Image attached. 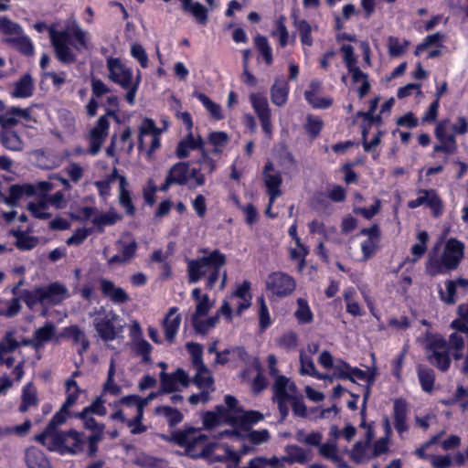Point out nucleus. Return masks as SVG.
Segmentation results:
<instances>
[{"label": "nucleus", "instance_id": "nucleus-1", "mask_svg": "<svg viewBox=\"0 0 468 468\" xmlns=\"http://www.w3.org/2000/svg\"><path fill=\"white\" fill-rule=\"evenodd\" d=\"M227 258L218 250H214L207 256L187 261V278L190 283H196L202 278L206 279L207 289L212 290L219 278V289L227 284V271L224 270Z\"/></svg>", "mask_w": 468, "mask_h": 468}, {"label": "nucleus", "instance_id": "nucleus-2", "mask_svg": "<svg viewBox=\"0 0 468 468\" xmlns=\"http://www.w3.org/2000/svg\"><path fill=\"white\" fill-rule=\"evenodd\" d=\"M225 406H218V410L223 416L226 424L239 427L243 430H250V427L262 420L264 416L256 410H244L239 405L238 399L227 395L224 399Z\"/></svg>", "mask_w": 468, "mask_h": 468}, {"label": "nucleus", "instance_id": "nucleus-3", "mask_svg": "<svg viewBox=\"0 0 468 468\" xmlns=\"http://www.w3.org/2000/svg\"><path fill=\"white\" fill-rule=\"evenodd\" d=\"M49 451H58L61 453L76 454L82 452L85 440L80 432L69 430V431H61L54 434L46 441V443H41Z\"/></svg>", "mask_w": 468, "mask_h": 468}, {"label": "nucleus", "instance_id": "nucleus-4", "mask_svg": "<svg viewBox=\"0 0 468 468\" xmlns=\"http://www.w3.org/2000/svg\"><path fill=\"white\" fill-rule=\"evenodd\" d=\"M427 359L441 371H446L451 365V358L447 346V340L442 337H434L427 346Z\"/></svg>", "mask_w": 468, "mask_h": 468}, {"label": "nucleus", "instance_id": "nucleus-5", "mask_svg": "<svg viewBox=\"0 0 468 468\" xmlns=\"http://www.w3.org/2000/svg\"><path fill=\"white\" fill-rule=\"evenodd\" d=\"M48 31L58 59L62 63L74 62L76 57L69 47V32L68 30L57 31L53 27H49Z\"/></svg>", "mask_w": 468, "mask_h": 468}, {"label": "nucleus", "instance_id": "nucleus-6", "mask_svg": "<svg viewBox=\"0 0 468 468\" xmlns=\"http://www.w3.org/2000/svg\"><path fill=\"white\" fill-rule=\"evenodd\" d=\"M266 287L272 294L283 297L295 290L296 282L292 276L282 271H275L268 275Z\"/></svg>", "mask_w": 468, "mask_h": 468}, {"label": "nucleus", "instance_id": "nucleus-7", "mask_svg": "<svg viewBox=\"0 0 468 468\" xmlns=\"http://www.w3.org/2000/svg\"><path fill=\"white\" fill-rule=\"evenodd\" d=\"M262 178L270 197V206H272L275 199L282 195L280 187L282 184V176L280 172L275 171L274 165L269 161L263 168Z\"/></svg>", "mask_w": 468, "mask_h": 468}, {"label": "nucleus", "instance_id": "nucleus-8", "mask_svg": "<svg viewBox=\"0 0 468 468\" xmlns=\"http://www.w3.org/2000/svg\"><path fill=\"white\" fill-rule=\"evenodd\" d=\"M108 116H115V112L112 110H109L105 115L99 118L96 126L90 131L89 152L92 155H95L100 152L101 147L108 135L110 126Z\"/></svg>", "mask_w": 468, "mask_h": 468}, {"label": "nucleus", "instance_id": "nucleus-9", "mask_svg": "<svg viewBox=\"0 0 468 468\" xmlns=\"http://www.w3.org/2000/svg\"><path fill=\"white\" fill-rule=\"evenodd\" d=\"M161 389L159 393H172L179 390V385L183 388L188 387L190 379L188 374L182 368L167 374L162 371L160 374Z\"/></svg>", "mask_w": 468, "mask_h": 468}, {"label": "nucleus", "instance_id": "nucleus-10", "mask_svg": "<svg viewBox=\"0 0 468 468\" xmlns=\"http://www.w3.org/2000/svg\"><path fill=\"white\" fill-rule=\"evenodd\" d=\"M464 245L456 239H450L441 253V261L448 270L453 271L459 266L463 257Z\"/></svg>", "mask_w": 468, "mask_h": 468}, {"label": "nucleus", "instance_id": "nucleus-11", "mask_svg": "<svg viewBox=\"0 0 468 468\" xmlns=\"http://www.w3.org/2000/svg\"><path fill=\"white\" fill-rule=\"evenodd\" d=\"M107 67L111 80L118 83L124 89H128L131 86L133 78L132 70L125 68L119 58H109L107 59Z\"/></svg>", "mask_w": 468, "mask_h": 468}, {"label": "nucleus", "instance_id": "nucleus-12", "mask_svg": "<svg viewBox=\"0 0 468 468\" xmlns=\"http://www.w3.org/2000/svg\"><path fill=\"white\" fill-rule=\"evenodd\" d=\"M189 163L178 162L170 167L164 184L160 186L161 191H167L173 185L185 186L188 182Z\"/></svg>", "mask_w": 468, "mask_h": 468}, {"label": "nucleus", "instance_id": "nucleus-13", "mask_svg": "<svg viewBox=\"0 0 468 468\" xmlns=\"http://www.w3.org/2000/svg\"><path fill=\"white\" fill-rule=\"evenodd\" d=\"M42 305H57L69 297V290L59 282L40 287Z\"/></svg>", "mask_w": 468, "mask_h": 468}, {"label": "nucleus", "instance_id": "nucleus-14", "mask_svg": "<svg viewBox=\"0 0 468 468\" xmlns=\"http://www.w3.org/2000/svg\"><path fill=\"white\" fill-rule=\"evenodd\" d=\"M118 319V315L111 312L101 319L96 318L94 325L99 335L105 341L113 340L118 331L115 328L114 322Z\"/></svg>", "mask_w": 468, "mask_h": 468}, {"label": "nucleus", "instance_id": "nucleus-15", "mask_svg": "<svg viewBox=\"0 0 468 468\" xmlns=\"http://www.w3.org/2000/svg\"><path fill=\"white\" fill-rule=\"evenodd\" d=\"M420 193L422 194V196H420L416 199L410 201L408 203V207L410 208H415L423 204H426L432 209L436 216L441 214L442 209V203L434 190H420Z\"/></svg>", "mask_w": 468, "mask_h": 468}, {"label": "nucleus", "instance_id": "nucleus-16", "mask_svg": "<svg viewBox=\"0 0 468 468\" xmlns=\"http://www.w3.org/2000/svg\"><path fill=\"white\" fill-rule=\"evenodd\" d=\"M177 307H171L163 320V329L165 339L173 343L181 324V315L177 314Z\"/></svg>", "mask_w": 468, "mask_h": 468}, {"label": "nucleus", "instance_id": "nucleus-17", "mask_svg": "<svg viewBox=\"0 0 468 468\" xmlns=\"http://www.w3.org/2000/svg\"><path fill=\"white\" fill-rule=\"evenodd\" d=\"M34 194H36V186L33 185H12L9 187L8 196H4L1 201L10 207H15L24 195L33 196Z\"/></svg>", "mask_w": 468, "mask_h": 468}, {"label": "nucleus", "instance_id": "nucleus-18", "mask_svg": "<svg viewBox=\"0 0 468 468\" xmlns=\"http://www.w3.org/2000/svg\"><path fill=\"white\" fill-rule=\"evenodd\" d=\"M120 244V254H116L109 259L108 264H120L123 265L130 262L135 256L138 249V243L135 240L130 242H123L119 240Z\"/></svg>", "mask_w": 468, "mask_h": 468}, {"label": "nucleus", "instance_id": "nucleus-19", "mask_svg": "<svg viewBox=\"0 0 468 468\" xmlns=\"http://www.w3.org/2000/svg\"><path fill=\"white\" fill-rule=\"evenodd\" d=\"M68 410L61 407L49 421L44 431L35 436V440L39 443H46V441L54 434L59 433L58 427L63 424L67 420Z\"/></svg>", "mask_w": 468, "mask_h": 468}, {"label": "nucleus", "instance_id": "nucleus-20", "mask_svg": "<svg viewBox=\"0 0 468 468\" xmlns=\"http://www.w3.org/2000/svg\"><path fill=\"white\" fill-rule=\"evenodd\" d=\"M273 398L294 399L296 386L290 378L284 376H278L272 385Z\"/></svg>", "mask_w": 468, "mask_h": 468}, {"label": "nucleus", "instance_id": "nucleus-21", "mask_svg": "<svg viewBox=\"0 0 468 468\" xmlns=\"http://www.w3.org/2000/svg\"><path fill=\"white\" fill-rule=\"evenodd\" d=\"M394 424L399 433H402L408 430L406 424L408 414V404L402 399H395L393 400Z\"/></svg>", "mask_w": 468, "mask_h": 468}, {"label": "nucleus", "instance_id": "nucleus-22", "mask_svg": "<svg viewBox=\"0 0 468 468\" xmlns=\"http://www.w3.org/2000/svg\"><path fill=\"white\" fill-rule=\"evenodd\" d=\"M25 462L27 468H51L44 452L34 446L26 450Z\"/></svg>", "mask_w": 468, "mask_h": 468}, {"label": "nucleus", "instance_id": "nucleus-23", "mask_svg": "<svg viewBox=\"0 0 468 468\" xmlns=\"http://www.w3.org/2000/svg\"><path fill=\"white\" fill-rule=\"evenodd\" d=\"M0 143L8 151L21 152L24 149V141L14 130H1Z\"/></svg>", "mask_w": 468, "mask_h": 468}, {"label": "nucleus", "instance_id": "nucleus-24", "mask_svg": "<svg viewBox=\"0 0 468 468\" xmlns=\"http://www.w3.org/2000/svg\"><path fill=\"white\" fill-rule=\"evenodd\" d=\"M101 289L102 293L114 303H123L129 301V295L121 287H116L114 283L109 280L102 279L101 281Z\"/></svg>", "mask_w": 468, "mask_h": 468}, {"label": "nucleus", "instance_id": "nucleus-25", "mask_svg": "<svg viewBox=\"0 0 468 468\" xmlns=\"http://www.w3.org/2000/svg\"><path fill=\"white\" fill-rule=\"evenodd\" d=\"M182 9L184 12L190 14L198 24H207L208 20L207 9L201 3L187 0L185 5H182Z\"/></svg>", "mask_w": 468, "mask_h": 468}, {"label": "nucleus", "instance_id": "nucleus-26", "mask_svg": "<svg viewBox=\"0 0 468 468\" xmlns=\"http://www.w3.org/2000/svg\"><path fill=\"white\" fill-rule=\"evenodd\" d=\"M289 85L282 79H275V81L271 89V101L281 107L283 106L288 98Z\"/></svg>", "mask_w": 468, "mask_h": 468}, {"label": "nucleus", "instance_id": "nucleus-27", "mask_svg": "<svg viewBox=\"0 0 468 468\" xmlns=\"http://www.w3.org/2000/svg\"><path fill=\"white\" fill-rule=\"evenodd\" d=\"M65 337L73 340L74 344H80L81 348L79 350L80 354L86 352L89 349L90 342L85 335V333L78 325H70L63 330Z\"/></svg>", "mask_w": 468, "mask_h": 468}, {"label": "nucleus", "instance_id": "nucleus-28", "mask_svg": "<svg viewBox=\"0 0 468 468\" xmlns=\"http://www.w3.org/2000/svg\"><path fill=\"white\" fill-rule=\"evenodd\" d=\"M34 81L29 74L22 76L16 83L12 96L15 98H27L32 95Z\"/></svg>", "mask_w": 468, "mask_h": 468}, {"label": "nucleus", "instance_id": "nucleus-29", "mask_svg": "<svg viewBox=\"0 0 468 468\" xmlns=\"http://www.w3.org/2000/svg\"><path fill=\"white\" fill-rule=\"evenodd\" d=\"M343 367L347 370L346 372H341L340 378L348 379L351 381H355V379H358L367 383V385L370 386L374 382V375L369 371H364L357 367L351 368L347 364L343 363Z\"/></svg>", "mask_w": 468, "mask_h": 468}, {"label": "nucleus", "instance_id": "nucleus-30", "mask_svg": "<svg viewBox=\"0 0 468 468\" xmlns=\"http://www.w3.org/2000/svg\"><path fill=\"white\" fill-rule=\"evenodd\" d=\"M57 329L53 323L48 322L34 332V337L38 350L44 347L56 335Z\"/></svg>", "mask_w": 468, "mask_h": 468}, {"label": "nucleus", "instance_id": "nucleus-31", "mask_svg": "<svg viewBox=\"0 0 468 468\" xmlns=\"http://www.w3.org/2000/svg\"><path fill=\"white\" fill-rule=\"evenodd\" d=\"M2 40L4 43L16 48L20 52L27 56H31L34 53V47L32 42L27 37L24 36L23 33L18 37H4Z\"/></svg>", "mask_w": 468, "mask_h": 468}, {"label": "nucleus", "instance_id": "nucleus-32", "mask_svg": "<svg viewBox=\"0 0 468 468\" xmlns=\"http://www.w3.org/2000/svg\"><path fill=\"white\" fill-rule=\"evenodd\" d=\"M284 452L285 455L282 460L289 464L303 463L308 460L305 451L297 445H288Z\"/></svg>", "mask_w": 468, "mask_h": 468}, {"label": "nucleus", "instance_id": "nucleus-33", "mask_svg": "<svg viewBox=\"0 0 468 468\" xmlns=\"http://www.w3.org/2000/svg\"><path fill=\"white\" fill-rule=\"evenodd\" d=\"M196 375L193 378V383L202 390H209V392H213L214 388V378L212 377L211 372L207 369V367H205V370L202 369H196Z\"/></svg>", "mask_w": 468, "mask_h": 468}, {"label": "nucleus", "instance_id": "nucleus-34", "mask_svg": "<svg viewBox=\"0 0 468 468\" xmlns=\"http://www.w3.org/2000/svg\"><path fill=\"white\" fill-rule=\"evenodd\" d=\"M21 399L22 401L19 406V410L21 412H26L30 407L37 404V389L32 384H27L24 388Z\"/></svg>", "mask_w": 468, "mask_h": 468}, {"label": "nucleus", "instance_id": "nucleus-35", "mask_svg": "<svg viewBox=\"0 0 468 468\" xmlns=\"http://www.w3.org/2000/svg\"><path fill=\"white\" fill-rule=\"evenodd\" d=\"M418 377L423 391L431 393L433 390L435 374L431 368L418 367Z\"/></svg>", "mask_w": 468, "mask_h": 468}, {"label": "nucleus", "instance_id": "nucleus-36", "mask_svg": "<svg viewBox=\"0 0 468 468\" xmlns=\"http://www.w3.org/2000/svg\"><path fill=\"white\" fill-rule=\"evenodd\" d=\"M250 101L259 119L271 117V110L267 99L261 94H251Z\"/></svg>", "mask_w": 468, "mask_h": 468}, {"label": "nucleus", "instance_id": "nucleus-37", "mask_svg": "<svg viewBox=\"0 0 468 468\" xmlns=\"http://www.w3.org/2000/svg\"><path fill=\"white\" fill-rule=\"evenodd\" d=\"M23 33V28L6 16L0 17V34L4 37H18Z\"/></svg>", "mask_w": 468, "mask_h": 468}, {"label": "nucleus", "instance_id": "nucleus-38", "mask_svg": "<svg viewBox=\"0 0 468 468\" xmlns=\"http://www.w3.org/2000/svg\"><path fill=\"white\" fill-rule=\"evenodd\" d=\"M194 96L199 100V101L204 105L212 118L215 120L223 119V115L221 113V106L219 104L211 101L206 94L202 92H195Z\"/></svg>", "mask_w": 468, "mask_h": 468}, {"label": "nucleus", "instance_id": "nucleus-39", "mask_svg": "<svg viewBox=\"0 0 468 468\" xmlns=\"http://www.w3.org/2000/svg\"><path fill=\"white\" fill-rule=\"evenodd\" d=\"M134 463L142 468H165V461L149 454H139L134 460Z\"/></svg>", "mask_w": 468, "mask_h": 468}, {"label": "nucleus", "instance_id": "nucleus-40", "mask_svg": "<svg viewBox=\"0 0 468 468\" xmlns=\"http://www.w3.org/2000/svg\"><path fill=\"white\" fill-rule=\"evenodd\" d=\"M254 45L257 50L261 53L268 66L272 64L273 58L271 48L266 37L257 35L254 37Z\"/></svg>", "mask_w": 468, "mask_h": 468}, {"label": "nucleus", "instance_id": "nucleus-41", "mask_svg": "<svg viewBox=\"0 0 468 468\" xmlns=\"http://www.w3.org/2000/svg\"><path fill=\"white\" fill-rule=\"evenodd\" d=\"M155 412L164 415L170 426H176L183 420V414L178 410L169 406H159L155 409Z\"/></svg>", "mask_w": 468, "mask_h": 468}, {"label": "nucleus", "instance_id": "nucleus-42", "mask_svg": "<svg viewBox=\"0 0 468 468\" xmlns=\"http://www.w3.org/2000/svg\"><path fill=\"white\" fill-rule=\"evenodd\" d=\"M186 348L191 355V363L196 369L205 370L207 367L203 362V349L201 345L197 343H187Z\"/></svg>", "mask_w": 468, "mask_h": 468}, {"label": "nucleus", "instance_id": "nucleus-43", "mask_svg": "<svg viewBox=\"0 0 468 468\" xmlns=\"http://www.w3.org/2000/svg\"><path fill=\"white\" fill-rule=\"evenodd\" d=\"M418 242L411 248V254L413 258L410 260L411 262H416L426 251L429 235L426 231H420L417 236Z\"/></svg>", "mask_w": 468, "mask_h": 468}, {"label": "nucleus", "instance_id": "nucleus-44", "mask_svg": "<svg viewBox=\"0 0 468 468\" xmlns=\"http://www.w3.org/2000/svg\"><path fill=\"white\" fill-rule=\"evenodd\" d=\"M298 307L296 311L294 312V315L299 323L301 324H310L314 320L313 314L308 306L307 302L303 299L299 298L297 300Z\"/></svg>", "mask_w": 468, "mask_h": 468}, {"label": "nucleus", "instance_id": "nucleus-45", "mask_svg": "<svg viewBox=\"0 0 468 468\" xmlns=\"http://www.w3.org/2000/svg\"><path fill=\"white\" fill-rule=\"evenodd\" d=\"M208 143L214 146L213 152L219 154L229 140V136L225 132H212L207 137Z\"/></svg>", "mask_w": 468, "mask_h": 468}, {"label": "nucleus", "instance_id": "nucleus-46", "mask_svg": "<svg viewBox=\"0 0 468 468\" xmlns=\"http://www.w3.org/2000/svg\"><path fill=\"white\" fill-rule=\"evenodd\" d=\"M294 26L298 29L301 37V42L306 46H312L313 38L311 36V26L306 20H298L297 16L293 15Z\"/></svg>", "mask_w": 468, "mask_h": 468}, {"label": "nucleus", "instance_id": "nucleus-47", "mask_svg": "<svg viewBox=\"0 0 468 468\" xmlns=\"http://www.w3.org/2000/svg\"><path fill=\"white\" fill-rule=\"evenodd\" d=\"M218 319V314L207 318V320H202L200 317H192V324L197 333L206 334L210 328L217 324Z\"/></svg>", "mask_w": 468, "mask_h": 468}, {"label": "nucleus", "instance_id": "nucleus-48", "mask_svg": "<svg viewBox=\"0 0 468 468\" xmlns=\"http://www.w3.org/2000/svg\"><path fill=\"white\" fill-rule=\"evenodd\" d=\"M153 120L145 118L139 128V148L143 149L144 145V137L146 135H153L155 132H159Z\"/></svg>", "mask_w": 468, "mask_h": 468}, {"label": "nucleus", "instance_id": "nucleus-49", "mask_svg": "<svg viewBox=\"0 0 468 468\" xmlns=\"http://www.w3.org/2000/svg\"><path fill=\"white\" fill-rule=\"evenodd\" d=\"M20 346L15 338V332L8 331L5 334L2 340H0V353L6 354L14 352Z\"/></svg>", "mask_w": 468, "mask_h": 468}, {"label": "nucleus", "instance_id": "nucleus-50", "mask_svg": "<svg viewBox=\"0 0 468 468\" xmlns=\"http://www.w3.org/2000/svg\"><path fill=\"white\" fill-rule=\"evenodd\" d=\"M435 136L439 141L456 140L453 133L451 132L450 121L445 119L441 120L436 126L434 131Z\"/></svg>", "mask_w": 468, "mask_h": 468}, {"label": "nucleus", "instance_id": "nucleus-51", "mask_svg": "<svg viewBox=\"0 0 468 468\" xmlns=\"http://www.w3.org/2000/svg\"><path fill=\"white\" fill-rule=\"evenodd\" d=\"M31 426V421L27 420L24 423L14 427H0V436L16 434L22 437L29 432Z\"/></svg>", "mask_w": 468, "mask_h": 468}, {"label": "nucleus", "instance_id": "nucleus-52", "mask_svg": "<svg viewBox=\"0 0 468 468\" xmlns=\"http://www.w3.org/2000/svg\"><path fill=\"white\" fill-rule=\"evenodd\" d=\"M409 41L404 40L402 43L398 37H389L388 39V53L391 57H399L402 55L409 46Z\"/></svg>", "mask_w": 468, "mask_h": 468}, {"label": "nucleus", "instance_id": "nucleus-53", "mask_svg": "<svg viewBox=\"0 0 468 468\" xmlns=\"http://www.w3.org/2000/svg\"><path fill=\"white\" fill-rule=\"evenodd\" d=\"M104 400L101 397H97L95 400L88 407L84 408L81 412L79 414H82L84 417L86 415L98 414L100 416H104L107 413L106 408L104 407Z\"/></svg>", "mask_w": 468, "mask_h": 468}, {"label": "nucleus", "instance_id": "nucleus-54", "mask_svg": "<svg viewBox=\"0 0 468 468\" xmlns=\"http://www.w3.org/2000/svg\"><path fill=\"white\" fill-rule=\"evenodd\" d=\"M40 287H37L32 291L25 290L21 292V298L27 307L32 308L37 303L42 304V296H40Z\"/></svg>", "mask_w": 468, "mask_h": 468}, {"label": "nucleus", "instance_id": "nucleus-55", "mask_svg": "<svg viewBox=\"0 0 468 468\" xmlns=\"http://www.w3.org/2000/svg\"><path fill=\"white\" fill-rule=\"evenodd\" d=\"M79 418L83 420L84 427L87 430L92 431L91 435H101L103 436L104 432V425L96 421V420L90 416L86 415L85 417L82 414H79Z\"/></svg>", "mask_w": 468, "mask_h": 468}, {"label": "nucleus", "instance_id": "nucleus-56", "mask_svg": "<svg viewBox=\"0 0 468 468\" xmlns=\"http://www.w3.org/2000/svg\"><path fill=\"white\" fill-rule=\"evenodd\" d=\"M448 271H451V270H448L446 266H444L441 258L440 260L435 258L430 259L426 263V272L431 276H436Z\"/></svg>", "mask_w": 468, "mask_h": 468}, {"label": "nucleus", "instance_id": "nucleus-57", "mask_svg": "<svg viewBox=\"0 0 468 468\" xmlns=\"http://www.w3.org/2000/svg\"><path fill=\"white\" fill-rule=\"evenodd\" d=\"M304 96L309 103H311L314 108L326 109L330 107L333 102L330 98L318 97L317 93H314V91H305Z\"/></svg>", "mask_w": 468, "mask_h": 468}, {"label": "nucleus", "instance_id": "nucleus-58", "mask_svg": "<svg viewBox=\"0 0 468 468\" xmlns=\"http://www.w3.org/2000/svg\"><path fill=\"white\" fill-rule=\"evenodd\" d=\"M277 343L281 348H283L285 350L295 349L298 346L297 335L293 332H288L282 335L277 340Z\"/></svg>", "mask_w": 468, "mask_h": 468}, {"label": "nucleus", "instance_id": "nucleus-59", "mask_svg": "<svg viewBox=\"0 0 468 468\" xmlns=\"http://www.w3.org/2000/svg\"><path fill=\"white\" fill-rule=\"evenodd\" d=\"M221 422H224L223 416L218 410V407L216 408V411H207L204 415L203 418V425L206 429H212Z\"/></svg>", "mask_w": 468, "mask_h": 468}, {"label": "nucleus", "instance_id": "nucleus-60", "mask_svg": "<svg viewBox=\"0 0 468 468\" xmlns=\"http://www.w3.org/2000/svg\"><path fill=\"white\" fill-rule=\"evenodd\" d=\"M323 121L318 117L308 116L305 130L312 138H315L323 128Z\"/></svg>", "mask_w": 468, "mask_h": 468}, {"label": "nucleus", "instance_id": "nucleus-61", "mask_svg": "<svg viewBox=\"0 0 468 468\" xmlns=\"http://www.w3.org/2000/svg\"><path fill=\"white\" fill-rule=\"evenodd\" d=\"M300 374L301 375H310L314 376L316 374V369L314 364L313 359L306 356L303 351L300 353Z\"/></svg>", "mask_w": 468, "mask_h": 468}, {"label": "nucleus", "instance_id": "nucleus-62", "mask_svg": "<svg viewBox=\"0 0 468 468\" xmlns=\"http://www.w3.org/2000/svg\"><path fill=\"white\" fill-rule=\"evenodd\" d=\"M46 208L47 204L45 202L29 203L27 205V209L38 219H47L51 217L50 213L45 211Z\"/></svg>", "mask_w": 468, "mask_h": 468}, {"label": "nucleus", "instance_id": "nucleus-63", "mask_svg": "<svg viewBox=\"0 0 468 468\" xmlns=\"http://www.w3.org/2000/svg\"><path fill=\"white\" fill-rule=\"evenodd\" d=\"M212 306L213 303L210 302L208 295L203 294L202 299L197 301V304L194 314H192V317H201L206 315L212 308Z\"/></svg>", "mask_w": 468, "mask_h": 468}, {"label": "nucleus", "instance_id": "nucleus-64", "mask_svg": "<svg viewBox=\"0 0 468 468\" xmlns=\"http://www.w3.org/2000/svg\"><path fill=\"white\" fill-rule=\"evenodd\" d=\"M430 463L433 468H450L452 459L450 455H431Z\"/></svg>", "mask_w": 468, "mask_h": 468}]
</instances>
